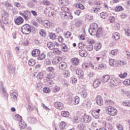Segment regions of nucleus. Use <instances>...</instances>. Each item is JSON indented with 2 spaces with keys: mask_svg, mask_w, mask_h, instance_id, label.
<instances>
[{
  "mask_svg": "<svg viewBox=\"0 0 130 130\" xmlns=\"http://www.w3.org/2000/svg\"><path fill=\"white\" fill-rule=\"evenodd\" d=\"M31 26L28 24H25L21 27V32L24 35H29L31 33Z\"/></svg>",
  "mask_w": 130,
  "mask_h": 130,
  "instance_id": "nucleus-1",
  "label": "nucleus"
},
{
  "mask_svg": "<svg viewBox=\"0 0 130 130\" xmlns=\"http://www.w3.org/2000/svg\"><path fill=\"white\" fill-rule=\"evenodd\" d=\"M98 29V24L96 23H93L90 24L88 29V32L90 35H95L96 31Z\"/></svg>",
  "mask_w": 130,
  "mask_h": 130,
  "instance_id": "nucleus-2",
  "label": "nucleus"
},
{
  "mask_svg": "<svg viewBox=\"0 0 130 130\" xmlns=\"http://www.w3.org/2000/svg\"><path fill=\"white\" fill-rule=\"evenodd\" d=\"M19 15L24 18L25 21H28V20H30L31 17H32L31 12L28 10H25L23 11V12H20Z\"/></svg>",
  "mask_w": 130,
  "mask_h": 130,
  "instance_id": "nucleus-3",
  "label": "nucleus"
},
{
  "mask_svg": "<svg viewBox=\"0 0 130 130\" xmlns=\"http://www.w3.org/2000/svg\"><path fill=\"white\" fill-rule=\"evenodd\" d=\"M106 111L108 112V114L111 116H115L117 114V110L114 107L108 106L106 107Z\"/></svg>",
  "mask_w": 130,
  "mask_h": 130,
  "instance_id": "nucleus-4",
  "label": "nucleus"
},
{
  "mask_svg": "<svg viewBox=\"0 0 130 130\" xmlns=\"http://www.w3.org/2000/svg\"><path fill=\"white\" fill-rule=\"evenodd\" d=\"M95 35L97 38H100V37L105 36L106 34H105V31H104V29H103V28H102V27H100L96 29Z\"/></svg>",
  "mask_w": 130,
  "mask_h": 130,
  "instance_id": "nucleus-5",
  "label": "nucleus"
},
{
  "mask_svg": "<svg viewBox=\"0 0 130 130\" xmlns=\"http://www.w3.org/2000/svg\"><path fill=\"white\" fill-rule=\"evenodd\" d=\"M54 78H55V74L54 73H50L47 76L46 80L49 85L52 86L54 84L53 81H52V79H54Z\"/></svg>",
  "mask_w": 130,
  "mask_h": 130,
  "instance_id": "nucleus-6",
  "label": "nucleus"
},
{
  "mask_svg": "<svg viewBox=\"0 0 130 130\" xmlns=\"http://www.w3.org/2000/svg\"><path fill=\"white\" fill-rule=\"evenodd\" d=\"M92 120V117L84 114V115L81 118V122H84V123H88Z\"/></svg>",
  "mask_w": 130,
  "mask_h": 130,
  "instance_id": "nucleus-7",
  "label": "nucleus"
},
{
  "mask_svg": "<svg viewBox=\"0 0 130 130\" xmlns=\"http://www.w3.org/2000/svg\"><path fill=\"white\" fill-rule=\"evenodd\" d=\"M62 10L63 11L60 13V17H61L62 19H68V16H67V15H68V12H66V11H69V8L63 7L62 8Z\"/></svg>",
  "mask_w": 130,
  "mask_h": 130,
  "instance_id": "nucleus-8",
  "label": "nucleus"
},
{
  "mask_svg": "<svg viewBox=\"0 0 130 130\" xmlns=\"http://www.w3.org/2000/svg\"><path fill=\"white\" fill-rule=\"evenodd\" d=\"M14 23L16 25L18 26L22 25L24 23V18L21 16H18L14 19Z\"/></svg>",
  "mask_w": 130,
  "mask_h": 130,
  "instance_id": "nucleus-9",
  "label": "nucleus"
},
{
  "mask_svg": "<svg viewBox=\"0 0 130 130\" xmlns=\"http://www.w3.org/2000/svg\"><path fill=\"white\" fill-rule=\"evenodd\" d=\"M100 111H101V109H98L97 110H93L91 112V115L96 119H98V118L100 116Z\"/></svg>",
  "mask_w": 130,
  "mask_h": 130,
  "instance_id": "nucleus-10",
  "label": "nucleus"
},
{
  "mask_svg": "<svg viewBox=\"0 0 130 130\" xmlns=\"http://www.w3.org/2000/svg\"><path fill=\"white\" fill-rule=\"evenodd\" d=\"M96 103L99 106L103 105V99L101 97V95H97L95 98Z\"/></svg>",
  "mask_w": 130,
  "mask_h": 130,
  "instance_id": "nucleus-11",
  "label": "nucleus"
},
{
  "mask_svg": "<svg viewBox=\"0 0 130 130\" xmlns=\"http://www.w3.org/2000/svg\"><path fill=\"white\" fill-rule=\"evenodd\" d=\"M27 120L29 123H30L31 124H35V123H37V119L33 117H28Z\"/></svg>",
  "mask_w": 130,
  "mask_h": 130,
  "instance_id": "nucleus-12",
  "label": "nucleus"
},
{
  "mask_svg": "<svg viewBox=\"0 0 130 130\" xmlns=\"http://www.w3.org/2000/svg\"><path fill=\"white\" fill-rule=\"evenodd\" d=\"M58 66L60 71H66V69H67V63L65 62H61L59 63Z\"/></svg>",
  "mask_w": 130,
  "mask_h": 130,
  "instance_id": "nucleus-13",
  "label": "nucleus"
},
{
  "mask_svg": "<svg viewBox=\"0 0 130 130\" xmlns=\"http://www.w3.org/2000/svg\"><path fill=\"white\" fill-rule=\"evenodd\" d=\"M34 76V77H36L37 78H38V79H39V80H42V79H43L44 74L42 72H36L35 73Z\"/></svg>",
  "mask_w": 130,
  "mask_h": 130,
  "instance_id": "nucleus-14",
  "label": "nucleus"
},
{
  "mask_svg": "<svg viewBox=\"0 0 130 130\" xmlns=\"http://www.w3.org/2000/svg\"><path fill=\"white\" fill-rule=\"evenodd\" d=\"M54 106L57 109L61 110L63 108V104L60 102H57L54 103Z\"/></svg>",
  "mask_w": 130,
  "mask_h": 130,
  "instance_id": "nucleus-15",
  "label": "nucleus"
},
{
  "mask_svg": "<svg viewBox=\"0 0 130 130\" xmlns=\"http://www.w3.org/2000/svg\"><path fill=\"white\" fill-rule=\"evenodd\" d=\"M79 55H80L81 57H86V56L88 55V54L87 53V52L85 49L83 50H79Z\"/></svg>",
  "mask_w": 130,
  "mask_h": 130,
  "instance_id": "nucleus-16",
  "label": "nucleus"
},
{
  "mask_svg": "<svg viewBox=\"0 0 130 130\" xmlns=\"http://www.w3.org/2000/svg\"><path fill=\"white\" fill-rule=\"evenodd\" d=\"M76 74L80 76V79H83L84 78V72L81 69H77L76 70Z\"/></svg>",
  "mask_w": 130,
  "mask_h": 130,
  "instance_id": "nucleus-17",
  "label": "nucleus"
},
{
  "mask_svg": "<svg viewBox=\"0 0 130 130\" xmlns=\"http://www.w3.org/2000/svg\"><path fill=\"white\" fill-rule=\"evenodd\" d=\"M77 128L79 130H86L87 128V125L85 123H80L77 125Z\"/></svg>",
  "mask_w": 130,
  "mask_h": 130,
  "instance_id": "nucleus-18",
  "label": "nucleus"
},
{
  "mask_svg": "<svg viewBox=\"0 0 130 130\" xmlns=\"http://www.w3.org/2000/svg\"><path fill=\"white\" fill-rule=\"evenodd\" d=\"M32 56L36 57V56H39L40 55V50L38 49L33 50L31 53Z\"/></svg>",
  "mask_w": 130,
  "mask_h": 130,
  "instance_id": "nucleus-19",
  "label": "nucleus"
},
{
  "mask_svg": "<svg viewBox=\"0 0 130 130\" xmlns=\"http://www.w3.org/2000/svg\"><path fill=\"white\" fill-rule=\"evenodd\" d=\"M84 89L82 90L80 92V95L83 98H86L88 96V92L86 91V86H84Z\"/></svg>",
  "mask_w": 130,
  "mask_h": 130,
  "instance_id": "nucleus-20",
  "label": "nucleus"
},
{
  "mask_svg": "<svg viewBox=\"0 0 130 130\" xmlns=\"http://www.w3.org/2000/svg\"><path fill=\"white\" fill-rule=\"evenodd\" d=\"M83 25V20L81 19H78L75 21V26L76 27H82Z\"/></svg>",
  "mask_w": 130,
  "mask_h": 130,
  "instance_id": "nucleus-21",
  "label": "nucleus"
},
{
  "mask_svg": "<svg viewBox=\"0 0 130 130\" xmlns=\"http://www.w3.org/2000/svg\"><path fill=\"white\" fill-rule=\"evenodd\" d=\"M42 24L44 28H49L50 27V22L48 20H44L42 22Z\"/></svg>",
  "mask_w": 130,
  "mask_h": 130,
  "instance_id": "nucleus-22",
  "label": "nucleus"
},
{
  "mask_svg": "<svg viewBox=\"0 0 130 130\" xmlns=\"http://www.w3.org/2000/svg\"><path fill=\"white\" fill-rule=\"evenodd\" d=\"M100 84H101V81L100 79L95 80L93 83V86L94 88H98L99 86H100Z\"/></svg>",
  "mask_w": 130,
  "mask_h": 130,
  "instance_id": "nucleus-23",
  "label": "nucleus"
},
{
  "mask_svg": "<svg viewBox=\"0 0 130 130\" xmlns=\"http://www.w3.org/2000/svg\"><path fill=\"white\" fill-rule=\"evenodd\" d=\"M110 79V76L109 75H104L102 78V82L103 83H107V82H108V80Z\"/></svg>",
  "mask_w": 130,
  "mask_h": 130,
  "instance_id": "nucleus-24",
  "label": "nucleus"
},
{
  "mask_svg": "<svg viewBox=\"0 0 130 130\" xmlns=\"http://www.w3.org/2000/svg\"><path fill=\"white\" fill-rule=\"evenodd\" d=\"M2 91L4 99H6L8 101V98H9V94L7 93V90H6V89L3 88Z\"/></svg>",
  "mask_w": 130,
  "mask_h": 130,
  "instance_id": "nucleus-25",
  "label": "nucleus"
},
{
  "mask_svg": "<svg viewBox=\"0 0 130 130\" xmlns=\"http://www.w3.org/2000/svg\"><path fill=\"white\" fill-rule=\"evenodd\" d=\"M10 96L12 99H13V101H17V99L18 98V93L16 92H13L10 93Z\"/></svg>",
  "mask_w": 130,
  "mask_h": 130,
  "instance_id": "nucleus-26",
  "label": "nucleus"
},
{
  "mask_svg": "<svg viewBox=\"0 0 130 130\" xmlns=\"http://www.w3.org/2000/svg\"><path fill=\"white\" fill-rule=\"evenodd\" d=\"M112 38L114 40H119V39H120L119 34L118 32H114L112 35Z\"/></svg>",
  "mask_w": 130,
  "mask_h": 130,
  "instance_id": "nucleus-27",
  "label": "nucleus"
},
{
  "mask_svg": "<svg viewBox=\"0 0 130 130\" xmlns=\"http://www.w3.org/2000/svg\"><path fill=\"white\" fill-rule=\"evenodd\" d=\"M8 70L9 72V74H13V73H15V68L13 65H8Z\"/></svg>",
  "mask_w": 130,
  "mask_h": 130,
  "instance_id": "nucleus-28",
  "label": "nucleus"
},
{
  "mask_svg": "<svg viewBox=\"0 0 130 130\" xmlns=\"http://www.w3.org/2000/svg\"><path fill=\"white\" fill-rule=\"evenodd\" d=\"M72 102H74L75 105H77L80 102V98L78 96H76L72 100Z\"/></svg>",
  "mask_w": 130,
  "mask_h": 130,
  "instance_id": "nucleus-29",
  "label": "nucleus"
},
{
  "mask_svg": "<svg viewBox=\"0 0 130 130\" xmlns=\"http://www.w3.org/2000/svg\"><path fill=\"white\" fill-rule=\"evenodd\" d=\"M72 61L73 66H78L80 60L78 58L75 57L72 59Z\"/></svg>",
  "mask_w": 130,
  "mask_h": 130,
  "instance_id": "nucleus-30",
  "label": "nucleus"
},
{
  "mask_svg": "<svg viewBox=\"0 0 130 130\" xmlns=\"http://www.w3.org/2000/svg\"><path fill=\"white\" fill-rule=\"evenodd\" d=\"M109 14L107 12H102L100 14V16L102 19H107Z\"/></svg>",
  "mask_w": 130,
  "mask_h": 130,
  "instance_id": "nucleus-31",
  "label": "nucleus"
},
{
  "mask_svg": "<svg viewBox=\"0 0 130 130\" xmlns=\"http://www.w3.org/2000/svg\"><path fill=\"white\" fill-rule=\"evenodd\" d=\"M110 85L111 87L116 86L117 85V80L115 79H111L110 81Z\"/></svg>",
  "mask_w": 130,
  "mask_h": 130,
  "instance_id": "nucleus-32",
  "label": "nucleus"
},
{
  "mask_svg": "<svg viewBox=\"0 0 130 130\" xmlns=\"http://www.w3.org/2000/svg\"><path fill=\"white\" fill-rule=\"evenodd\" d=\"M75 6L76 8H77V9H80V10H85V6H84L83 4L80 3H76V4H75Z\"/></svg>",
  "mask_w": 130,
  "mask_h": 130,
  "instance_id": "nucleus-33",
  "label": "nucleus"
},
{
  "mask_svg": "<svg viewBox=\"0 0 130 130\" xmlns=\"http://www.w3.org/2000/svg\"><path fill=\"white\" fill-rule=\"evenodd\" d=\"M61 115L63 117H69L70 116V113L67 111H63L61 112Z\"/></svg>",
  "mask_w": 130,
  "mask_h": 130,
  "instance_id": "nucleus-34",
  "label": "nucleus"
},
{
  "mask_svg": "<svg viewBox=\"0 0 130 130\" xmlns=\"http://www.w3.org/2000/svg\"><path fill=\"white\" fill-rule=\"evenodd\" d=\"M61 46L62 51L64 52H68V51H69V50L68 49V46L67 45H66V44H62Z\"/></svg>",
  "mask_w": 130,
  "mask_h": 130,
  "instance_id": "nucleus-35",
  "label": "nucleus"
},
{
  "mask_svg": "<svg viewBox=\"0 0 130 130\" xmlns=\"http://www.w3.org/2000/svg\"><path fill=\"white\" fill-rule=\"evenodd\" d=\"M47 46L48 48H49V49H50V50H52V49H54L55 47L54 44L52 42L48 43L47 44Z\"/></svg>",
  "mask_w": 130,
  "mask_h": 130,
  "instance_id": "nucleus-36",
  "label": "nucleus"
},
{
  "mask_svg": "<svg viewBox=\"0 0 130 130\" xmlns=\"http://www.w3.org/2000/svg\"><path fill=\"white\" fill-rule=\"evenodd\" d=\"M29 66L30 67H33L35 66V64L36 63V61L34 60V59H30L28 61Z\"/></svg>",
  "mask_w": 130,
  "mask_h": 130,
  "instance_id": "nucleus-37",
  "label": "nucleus"
},
{
  "mask_svg": "<svg viewBox=\"0 0 130 130\" xmlns=\"http://www.w3.org/2000/svg\"><path fill=\"white\" fill-rule=\"evenodd\" d=\"M59 130H66V123L64 122H61L59 124Z\"/></svg>",
  "mask_w": 130,
  "mask_h": 130,
  "instance_id": "nucleus-38",
  "label": "nucleus"
},
{
  "mask_svg": "<svg viewBox=\"0 0 130 130\" xmlns=\"http://www.w3.org/2000/svg\"><path fill=\"white\" fill-rule=\"evenodd\" d=\"M116 63L118 64L119 66H125L126 63V61L125 60H117L116 61Z\"/></svg>",
  "mask_w": 130,
  "mask_h": 130,
  "instance_id": "nucleus-39",
  "label": "nucleus"
},
{
  "mask_svg": "<svg viewBox=\"0 0 130 130\" xmlns=\"http://www.w3.org/2000/svg\"><path fill=\"white\" fill-rule=\"evenodd\" d=\"M105 104L106 105H109V106H110V105H113V104H114V102L112 100H106Z\"/></svg>",
  "mask_w": 130,
  "mask_h": 130,
  "instance_id": "nucleus-40",
  "label": "nucleus"
},
{
  "mask_svg": "<svg viewBox=\"0 0 130 130\" xmlns=\"http://www.w3.org/2000/svg\"><path fill=\"white\" fill-rule=\"evenodd\" d=\"M78 47L79 49L83 50L86 48V45L84 44H83L82 42H80L78 44Z\"/></svg>",
  "mask_w": 130,
  "mask_h": 130,
  "instance_id": "nucleus-41",
  "label": "nucleus"
},
{
  "mask_svg": "<svg viewBox=\"0 0 130 130\" xmlns=\"http://www.w3.org/2000/svg\"><path fill=\"white\" fill-rule=\"evenodd\" d=\"M123 106H126L127 107H130V101H125L122 103Z\"/></svg>",
  "mask_w": 130,
  "mask_h": 130,
  "instance_id": "nucleus-42",
  "label": "nucleus"
},
{
  "mask_svg": "<svg viewBox=\"0 0 130 130\" xmlns=\"http://www.w3.org/2000/svg\"><path fill=\"white\" fill-rule=\"evenodd\" d=\"M70 70L72 72H77V70H78V68L76 67V65H71L70 66Z\"/></svg>",
  "mask_w": 130,
  "mask_h": 130,
  "instance_id": "nucleus-43",
  "label": "nucleus"
},
{
  "mask_svg": "<svg viewBox=\"0 0 130 130\" xmlns=\"http://www.w3.org/2000/svg\"><path fill=\"white\" fill-rule=\"evenodd\" d=\"M45 58V55H44V53H42L41 55H39V56H38V59L39 60H42Z\"/></svg>",
  "mask_w": 130,
  "mask_h": 130,
  "instance_id": "nucleus-44",
  "label": "nucleus"
},
{
  "mask_svg": "<svg viewBox=\"0 0 130 130\" xmlns=\"http://www.w3.org/2000/svg\"><path fill=\"white\" fill-rule=\"evenodd\" d=\"M116 12H120L121 11H123V8L122 6H118L115 7V9Z\"/></svg>",
  "mask_w": 130,
  "mask_h": 130,
  "instance_id": "nucleus-45",
  "label": "nucleus"
},
{
  "mask_svg": "<svg viewBox=\"0 0 130 130\" xmlns=\"http://www.w3.org/2000/svg\"><path fill=\"white\" fill-rule=\"evenodd\" d=\"M102 46L100 44H96L94 45V49L96 50V51H98L100 49H101Z\"/></svg>",
  "mask_w": 130,
  "mask_h": 130,
  "instance_id": "nucleus-46",
  "label": "nucleus"
},
{
  "mask_svg": "<svg viewBox=\"0 0 130 130\" xmlns=\"http://www.w3.org/2000/svg\"><path fill=\"white\" fill-rule=\"evenodd\" d=\"M49 36L50 37V39H52V40H54V39L56 38V35L52 32L50 33Z\"/></svg>",
  "mask_w": 130,
  "mask_h": 130,
  "instance_id": "nucleus-47",
  "label": "nucleus"
},
{
  "mask_svg": "<svg viewBox=\"0 0 130 130\" xmlns=\"http://www.w3.org/2000/svg\"><path fill=\"white\" fill-rule=\"evenodd\" d=\"M60 90V87L57 85H55L54 87H53V91L54 93H56V92H58V91H59Z\"/></svg>",
  "mask_w": 130,
  "mask_h": 130,
  "instance_id": "nucleus-48",
  "label": "nucleus"
},
{
  "mask_svg": "<svg viewBox=\"0 0 130 130\" xmlns=\"http://www.w3.org/2000/svg\"><path fill=\"white\" fill-rule=\"evenodd\" d=\"M114 28L116 30H118L120 29V24L119 23H115L114 25Z\"/></svg>",
  "mask_w": 130,
  "mask_h": 130,
  "instance_id": "nucleus-49",
  "label": "nucleus"
},
{
  "mask_svg": "<svg viewBox=\"0 0 130 130\" xmlns=\"http://www.w3.org/2000/svg\"><path fill=\"white\" fill-rule=\"evenodd\" d=\"M123 84L125 86H129L130 85V79H126L123 82Z\"/></svg>",
  "mask_w": 130,
  "mask_h": 130,
  "instance_id": "nucleus-50",
  "label": "nucleus"
},
{
  "mask_svg": "<svg viewBox=\"0 0 130 130\" xmlns=\"http://www.w3.org/2000/svg\"><path fill=\"white\" fill-rule=\"evenodd\" d=\"M52 62L53 64H57L58 63V59L56 58V57H55L52 60Z\"/></svg>",
  "mask_w": 130,
  "mask_h": 130,
  "instance_id": "nucleus-51",
  "label": "nucleus"
},
{
  "mask_svg": "<svg viewBox=\"0 0 130 130\" xmlns=\"http://www.w3.org/2000/svg\"><path fill=\"white\" fill-rule=\"evenodd\" d=\"M72 121L74 123H79V119L78 117L75 116L72 120Z\"/></svg>",
  "mask_w": 130,
  "mask_h": 130,
  "instance_id": "nucleus-52",
  "label": "nucleus"
},
{
  "mask_svg": "<svg viewBox=\"0 0 130 130\" xmlns=\"http://www.w3.org/2000/svg\"><path fill=\"white\" fill-rule=\"evenodd\" d=\"M4 5L6 6L7 10H11V7H12V4L8 2H6L4 3Z\"/></svg>",
  "mask_w": 130,
  "mask_h": 130,
  "instance_id": "nucleus-53",
  "label": "nucleus"
},
{
  "mask_svg": "<svg viewBox=\"0 0 130 130\" xmlns=\"http://www.w3.org/2000/svg\"><path fill=\"white\" fill-rule=\"evenodd\" d=\"M22 44L24 46H28L29 44H30V42H29V41L27 39H25L24 40V42L22 43Z\"/></svg>",
  "mask_w": 130,
  "mask_h": 130,
  "instance_id": "nucleus-54",
  "label": "nucleus"
},
{
  "mask_svg": "<svg viewBox=\"0 0 130 130\" xmlns=\"http://www.w3.org/2000/svg\"><path fill=\"white\" fill-rule=\"evenodd\" d=\"M109 63L111 67H114V63H115V61H114V59H110Z\"/></svg>",
  "mask_w": 130,
  "mask_h": 130,
  "instance_id": "nucleus-55",
  "label": "nucleus"
},
{
  "mask_svg": "<svg viewBox=\"0 0 130 130\" xmlns=\"http://www.w3.org/2000/svg\"><path fill=\"white\" fill-rule=\"evenodd\" d=\"M81 106L82 107H85V108H87V107L89 106V103L85 101L83 103H82V104H81Z\"/></svg>",
  "mask_w": 130,
  "mask_h": 130,
  "instance_id": "nucleus-56",
  "label": "nucleus"
},
{
  "mask_svg": "<svg viewBox=\"0 0 130 130\" xmlns=\"http://www.w3.org/2000/svg\"><path fill=\"white\" fill-rule=\"evenodd\" d=\"M40 35L42 37H45V30L44 29H41L40 31Z\"/></svg>",
  "mask_w": 130,
  "mask_h": 130,
  "instance_id": "nucleus-57",
  "label": "nucleus"
},
{
  "mask_svg": "<svg viewBox=\"0 0 130 130\" xmlns=\"http://www.w3.org/2000/svg\"><path fill=\"white\" fill-rule=\"evenodd\" d=\"M67 19H70V20H73V15H72V13L71 12H67Z\"/></svg>",
  "mask_w": 130,
  "mask_h": 130,
  "instance_id": "nucleus-58",
  "label": "nucleus"
},
{
  "mask_svg": "<svg viewBox=\"0 0 130 130\" xmlns=\"http://www.w3.org/2000/svg\"><path fill=\"white\" fill-rule=\"evenodd\" d=\"M64 75L66 78H69L70 76H71V73L70 72L69 70H67L65 72V73L64 74Z\"/></svg>",
  "mask_w": 130,
  "mask_h": 130,
  "instance_id": "nucleus-59",
  "label": "nucleus"
},
{
  "mask_svg": "<svg viewBox=\"0 0 130 130\" xmlns=\"http://www.w3.org/2000/svg\"><path fill=\"white\" fill-rule=\"evenodd\" d=\"M44 93H49L50 92V89L49 87H45L43 89Z\"/></svg>",
  "mask_w": 130,
  "mask_h": 130,
  "instance_id": "nucleus-60",
  "label": "nucleus"
},
{
  "mask_svg": "<svg viewBox=\"0 0 130 130\" xmlns=\"http://www.w3.org/2000/svg\"><path fill=\"white\" fill-rule=\"evenodd\" d=\"M53 51L55 54H60L61 53V51H59L58 49H54Z\"/></svg>",
  "mask_w": 130,
  "mask_h": 130,
  "instance_id": "nucleus-61",
  "label": "nucleus"
},
{
  "mask_svg": "<svg viewBox=\"0 0 130 130\" xmlns=\"http://www.w3.org/2000/svg\"><path fill=\"white\" fill-rule=\"evenodd\" d=\"M116 127L119 130H123V126H122V125L117 123L116 125Z\"/></svg>",
  "mask_w": 130,
  "mask_h": 130,
  "instance_id": "nucleus-62",
  "label": "nucleus"
},
{
  "mask_svg": "<svg viewBox=\"0 0 130 130\" xmlns=\"http://www.w3.org/2000/svg\"><path fill=\"white\" fill-rule=\"evenodd\" d=\"M106 67L107 66L105 64H103V63L100 64V65L99 66V69L100 70H101V69H106Z\"/></svg>",
  "mask_w": 130,
  "mask_h": 130,
  "instance_id": "nucleus-63",
  "label": "nucleus"
},
{
  "mask_svg": "<svg viewBox=\"0 0 130 130\" xmlns=\"http://www.w3.org/2000/svg\"><path fill=\"white\" fill-rule=\"evenodd\" d=\"M54 68L53 67H48L47 68V71L49 72L50 73H53V71H54Z\"/></svg>",
  "mask_w": 130,
  "mask_h": 130,
  "instance_id": "nucleus-64",
  "label": "nucleus"
}]
</instances>
